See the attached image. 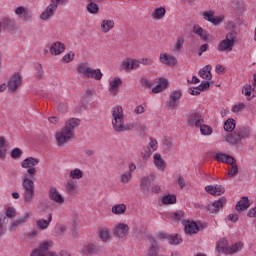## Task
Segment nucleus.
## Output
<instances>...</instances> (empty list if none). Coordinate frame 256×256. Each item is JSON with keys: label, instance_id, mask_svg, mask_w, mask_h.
<instances>
[{"label": "nucleus", "instance_id": "1", "mask_svg": "<svg viewBox=\"0 0 256 256\" xmlns=\"http://www.w3.org/2000/svg\"><path fill=\"white\" fill-rule=\"evenodd\" d=\"M37 165H39V160L33 157H28L21 162V168L27 169L22 180L23 197L26 203H33L35 199V182L33 179L37 177Z\"/></svg>", "mask_w": 256, "mask_h": 256}, {"label": "nucleus", "instance_id": "2", "mask_svg": "<svg viewBox=\"0 0 256 256\" xmlns=\"http://www.w3.org/2000/svg\"><path fill=\"white\" fill-rule=\"evenodd\" d=\"M81 125L78 118H70L66 121L65 126L56 133L55 139L58 147H65L69 141L75 137V130Z\"/></svg>", "mask_w": 256, "mask_h": 256}, {"label": "nucleus", "instance_id": "3", "mask_svg": "<svg viewBox=\"0 0 256 256\" xmlns=\"http://www.w3.org/2000/svg\"><path fill=\"white\" fill-rule=\"evenodd\" d=\"M112 129L115 133H127L133 129V124L125 122V113L123 107L116 106L111 110Z\"/></svg>", "mask_w": 256, "mask_h": 256}, {"label": "nucleus", "instance_id": "4", "mask_svg": "<svg viewBox=\"0 0 256 256\" xmlns=\"http://www.w3.org/2000/svg\"><path fill=\"white\" fill-rule=\"evenodd\" d=\"M154 181L155 178L152 174H148L142 177L140 180L141 191L144 192L146 195H149V193H159V191H161V186L153 185Z\"/></svg>", "mask_w": 256, "mask_h": 256}, {"label": "nucleus", "instance_id": "5", "mask_svg": "<svg viewBox=\"0 0 256 256\" xmlns=\"http://www.w3.org/2000/svg\"><path fill=\"white\" fill-rule=\"evenodd\" d=\"M237 43V36L233 34V32L228 33L226 38L222 40L218 46L219 51H226L227 53H231L233 51V47Z\"/></svg>", "mask_w": 256, "mask_h": 256}, {"label": "nucleus", "instance_id": "6", "mask_svg": "<svg viewBox=\"0 0 256 256\" xmlns=\"http://www.w3.org/2000/svg\"><path fill=\"white\" fill-rule=\"evenodd\" d=\"M59 2L57 0H51V3L49 6L46 7L45 11H43L40 15V19L42 21H47L48 19H51L55 15V11H57V7H59Z\"/></svg>", "mask_w": 256, "mask_h": 256}, {"label": "nucleus", "instance_id": "7", "mask_svg": "<svg viewBox=\"0 0 256 256\" xmlns=\"http://www.w3.org/2000/svg\"><path fill=\"white\" fill-rule=\"evenodd\" d=\"M22 83L23 78L21 77V74L16 73L13 76H11L10 80L7 83L9 93H16L17 89L21 87Z\"/></svg>", "mask_w": 256, "mask_h": 256}, {"label": "nucleus", "instance_id": "8", "mask_svg": "<svg viewBox=\"0 0 256 256\" xmlns=\"http://www.w3.org/2000/svg\"><path fill=\"white\" fill-rule=\"evenodd\" d=\"M129 225L126 223H118L114 229H113V234L118 238V239H124L129 235Z\"/></svg>", "mask_w": 256, "mask_h": 256}, {"label": "nucleus", "instance_id": "9", "mask_svg": "<svg viewBox=\"0 0 256 256\" xmlns=\"http://www.w3.org/2000/svg\"><path fill=\"white\" fill-rule=\"evenodd\" d=\"M28 219H31V213L29 212H26L22 216H19L17 219L10 223V231H17L20 225L27 223Z\"/></svg>", "mask_w": 256, "mask_h": 256}, {"label": "nucleus", "instance_id": "10", "mask_svg": "<svg viewBox=\"0 0 256 256\" xmlns=\"http://www.w3.org/2000/svg\"><path fill=\"white\" fill-rule=\"evenodd\" d=\"M183 93L181 90H175L170 95V100L168 102V110L174 111L179 107V99H181Z\"/></svg>", "mask_w": 256, "mask_h": 256}, {"label": "nucleus", "instance_id": "11", "mask_svg": "<svg viewBox=\"0 0 256 256\" xmlns=\"http://www.w3.org/2000/svg\"><path fill=\"white\" fill-rule=\"evenodd\" d=\"M227 203V200L222 197L219 200H216L212 204L207 206L208 212L210 215H217L219 213V209H223L224 205Z\"/></svg>", "mask_w": 256, "mask_h": 256}, {"label": "nucleus", "instance_id": "12", "mask_svg": "<svg viewBox=\"0 0 256 256\" xmlns=\"http://www.w3.org/2000/svg\"><path fill=\"white\" fill-rule=\"evenodd\" d=\"M186 121L187 125H189L190 127H193V125H195V127H199L201 123H204L203 118H201V115L196 112L188 113L186 116Z\"/></svg>", "mask_w": 256, "mask_h": 256}, {"label": "nucleus", "instance_id": "13", "mask_svg": "<svg viewBox=\"0 0 256 256\" xmlns=\"http://www.w3.org/2000/svg\"><path fill=\"white\" fill-rule=\"evenodd\" d=\"M201 14L204 21H208L209 23H212V25H219L220 23H223V20L225 19L223 16L215 17V12L213 11L202 12Z\"/></svg>", "mask_w": 256, "mask_h": 256}, {"label": "nucleus", "instance_id": "14", "mask_svg": "<svg viewBox=\"0 0 256 256\" xmlns=\"http://www.w3.org/2000/svg\"><path fill=\"white\" fill-rule=\"evenodd\" d=\"M159 61L162 65H166V67H175L177 65V58L175 56L163 52L160 53Z\"/></svg>", "mask_w": 256, "mask_h": 256}, {"label": "nucleus", "instance_id": "15", "mask_svg": "<svg viewBox=\"0 0 256 256\" xmlns=\"http://www.w3.org/2000/svg\"><path fill=\"white\" fill-rule=\"evenodd\" d=\"M139 67V60L137 59L126 58L122 62V69H124V71H133L135 69H139Z\"/></svg>", "mask_w": 256, "mask_h": 256}, {"label": "nucleus", "instance_id": "16", "mask_svg": "<svg viewBox=\"0 0 256 256\" xmlns=\"http://www.w3.org/2000/svg\"><path fill=\"white\" fill-rule=\"evenodd\" d=\"M49 199H51V201H54V203H57L58 205H63V203H65V198L61 195V193H59V191L55 187H51L49 189Z\"/></svg>", "mask_w": 256, "mask_h": 256}, {"label": "nucleus", "instance_id": "17", "mask_svg": "<svg viewBox=\"0 0 256 256\" xmlns=\"http://www.w3.org/2000/svg\"><path fill=\"white\" fill-rule=\"evenodd\" d=\"M192 33L197 35L201 41H209V31L203 29L199 24H195L192 28Z\"/></svg>", "mask_w": 256, "mask_h": 256}, {"label": "nucleus", "instance_id": "18", "mask_svg": "<svg viewBox=\"0 0 256 256\" xmlns=\"http://www.w3.org/2000/svg\"><path fill=\"white\" fill-rule=\"evenodd\" d=\"M150 241V247L147 252V256H159V243H157V238L153 236H148Z\"/></svg>", "mask_w": 256, "mask_h": 256}, {"label": "nucleus", "instance_id": "19", "mask_svg": "<svg viewBox=\"0 0 256 256\" xmlns=\"http://www.w3.org/2000/svg\"><path fill=\"white\" fill-rule=\"evenodd\" d=\"M206 193H209V195H216L221 196L223 193H225V187L223 185H208L205 187Z\"/></svg>", "mask_w": 256, "mask_h": 256}, {"label": "nucleus", "instance_id": "20", "mask_svg": "<svg viewBox=\"0 0 256 256\" xmlns=\"http://www.w3.org/2000/svg\"><path fill=\"white\" fill-rule=\"evenodd\" d=\"M184 231L186 235H197L199 233V225L195 221L187 220L186 224H184Z\"/></svg>", "mask_w": 256, "mask_h": 256}, {"label": "nucleus", "instance_id": "21", "mask_svg": "<svg viewBox=\"0 0 256 256\" xmlns=\"http://www.w3.org/2000/svg\"><path fill=\"white\" fill-rule=\"evenodd\" d=\"M0 23H2L3 31H13L17 27V21L13 18L5 17L0 20Z\"/></svg>", "mask_w": 256, "mask_h": 256}, {"label": "nucleus", "instance_id": "22", "mask_svg": "<svg viewBox=\"0 0 256 256\" xmlns=\"http://www.w3.org/2000/svg\"><path fill=\"white\" fill-rule=\"evenodd\" d=\"M123 85V81L119 77H115L112 81L109 82V92L111 95H117L119 93V87Z\"/></svg>", "mask_w": 256, "mask_h": 256}, {"label": "nucleus", "instance_id": "23", "mask_svg": "<svg viewBox=\"0 0 256 256\" xmlns=\"http://www.w3.org/2000/svg\"><path fill=\"white\" fill-rule=\"evenodd\" d=\"M16 15L20 17L22 21H31V12L23 6H19L15 9Z\"/></svg>", "mask_w": 256, "mask_h": 256}, {"label": "nucleus", "instance_id": "24", "mask_svg": "<svg viewBox=\"0 0 256 256\" xmlns=\"http://www.w3.org/2000/svg\"><path fill=\"white\" fill-rule=\"evenodd\" d=\"M153 159H154V165L156 169H158V171H165V169H167V163L165 162L161 154L159 153L154 154Z\"/></svg>", "mask_w": 256, "mask_h": 256}, {"label": "nucleus", "instance_id": "25", "mask_svg": "<svg viewBox=\"0 0 256 256\" xmlns=\"http://www.w3.org/2000/svg\"><path fill=\"white\" fill-rule=\"evenodd\" d=\"M169 87V81L167 79L161 77L158 79V85L152 88V93L157 94V93H162V91H165Z\"/></svg>", "mask_w": 256, "mask_h": 256}, {"label": "nucleus", "instance_id": "26", "mask_svg": "<svg viewBox=\"0 0 256 256\" xmlns=\"http://www.w3.org/2000/svg\"><path fill=\"white\" fill-rule=\"evenodd\" d=\"M53 221V214H48L47 220L45 219H39L36 221V227L40 229V231H45V229L49 228V225H51V222Z\"/></svg>", "mask_w": 256, "mask_h": 256}, {"label": "nucleus", "instance_id": "27", "mask_svg": "<svg viewBox=\"0 0 256 256\" xmlns=\"http://www.w3.org/2000/svg\"><path fill=\"white\" fill-rule=\"evenodd\" d=\"M7 149H9V143L5 140V137L0 136V159L5 161L7 159Z\"/></svg>", "mask_w": 256, "mask_h": 256}, {"label": "nucleus", "instance_id": "28", "mask_svg": "<svg viewBox=\"0 0 256 256\" xmlns=\"http://www.w3.org/2000/svg\"><path fill=\"white\" fill-rule=\"evenodd\" d=\"M251 207V203L249 202V197L244 196L242 197L236 204V211H246Z\"/></svg>", "mask_w": 256, "mask_h": 256}, {"label": "nucleus", "instance_id": "29", "mask_svg": "<svg viewBox=\"0 0 256 256\" xmlns=\"http://www.w3.org/2000/svg\"><path fill=\"white\" fill-rule=\"evenodd\" d=\"M65 51V44L61 42H54L50 46L51 55H61Z\"/></svg>", "mask_w": 256, "mask_h": 256}, {"label": "nucleus", "instance_id": "30", "mask_svg": "<svg viewBox=\"0 0 256 256\" xmlns=\"http://www.w3.org/2000/svg\"><path fill=\"white\" fill-rule=\"evenodd\" d=\"M216 251L218 253H224L225 255H227V253H229V242H227V239L225 238H221L216 246Z\"/></svg>", "mask_w": 256, "mask_h": 256}, {"label": "nucleus", "instance_id": "31", "mask_svg": "<svg viewBox=\"0 0 256 256\" xmlns=\"http://www.w3.org/2000/svg\"><path fill=\"white\" fill-rule=\"evenodd\" d=\"M199 77L205 79V81H211V79H213V74H211V65L204 66L199 71Z\"/></svg>", "mask_w": 256, "mask_h": 256}, {"label": "nucleus", "instance_id": "32", "mask_svg": "<svg viewBox=\"0 0 256 256\" xmlns=\"http://www.w3.org/2000/svg\"><path fill=\"white\" fill-rule=\"evenodd\" d=\"M91 69L92 68L89 65V63H81L77 67L78 73H80V75H82V77H85V78H87V76L89 75Z\"/></svg>", "mask_w": 256, "mask_h": 256}, {"label": "nucleus", "instance_id": "33", "mask_svg": "<svg viewBox=\"0 0 256 256\" xmlns=\"http://www.w3.org/2000/svg\"><path fill=\"white\" fill-rule=\"evenodd\" d=\"M86 79H95V81H101L103 79V73L101 69H90L89 74L86 76Z\"/></svg>", "mask_w": 256, "mask_h": 256}, {"label": "nucleus", "instance_id": "34", "mask_svg": "<svg viewBox=\"0 0 256 256\" xmlns=\"http://www.w3.org/2000/svg\"><path fill=\"white\" fill-rule=\"evenodd\" d=\"M115 27V21L113 20H103L101 22V31L102 33H109L111 29Z\"/></svg>", "mask_w": 256, "mask_h": 256}, {"label": "nucleus", "instance_id": "35", "mask_svg": "<svg viewBox=\"0 0 256 256\" xmlns=\"http://www.w3.org/2000/svg\"><path fill=\"white\" fill-rule=\"evenodd\" d=\"M111 211L113 215H124L127 211V206L125 204H116L112 206Z\"/></svg>", "mask_w": 256, "mask_h": 256}, {"label": "nucleus", "instance_id": "36", "mask_svg": "<svg viewBox=\"0 0 256 256\" xmlns=\"http://www.w3.org/2000/svg\"><path fill=\"white\" fill-rule=\"evenodd\" d=\"M226 141L232 143V145H237L238 143H241V137L239 136V133L235 131L226 138Z\"/></svg>", "mask_w": 256, "mask_h": 256}, {"label": "nucleus", "instance_id": "37", "mask_svg": "<svg viewBox=\"0 0 256 256\" xmlns=\"http://www.w3.org/2000/svg\"><path fill=\"white\" fill-rule=\"evenodd\" d=\"M165 13H166L165 7L156 8L152 13V19H156V20L163 19V17H165Z\"/></svg>", "mask_w": 256, "mask_h": 256}, {"label": "nucleus", "instance_id": "38", "mask_svg": "<svg viewBox=\"0 0 256 256\" xmlns=\"http://www.w3.org/2000/svg\"><path fill=\"white\" fill-rule=\"evenodd\" d=\"M162 203L163 205H174V203H177V196L171 194L163 196Z\"/></svg>", "mask_w": 256, "mask_h": 256}, {"label": "nucleus", "instance_id": "39", "mask_svg": "<svg viewBox=\"0 0 256 256\" xmlns=\"http://www.w3.org/2000/svg\"><path fill=\"white\" fill-rule=\"evenodd\" d=\"M65 188L69 195H75V189H77V185L75 184V181L69 179L66 182Z\"/></svg>", "mask_w": 256, "mask_h": 256}, {"label": "nucleus", "instance_id": "40", "mask_svg": "<svg viewBox=\"0 0 256 256\" xmlns=\"http://www.w3.org/2000/svg\"><path fill=\"white\" fill-rule=\"evenodd\" d=\"M224 131H227L228 133H231L235 131V119L229 118L224 123Z\"/></svg>", "mask_w": 256, "mask_h": 256}, {"label": "nucleus", "instance_id": "41", "mask_svg": "<svg viewBox=\"0 0 256 256\" xmlns=\"http://www.w3.org/2000/svg\"><path fill=\"white\" fill-rule=\"evenodd\" d=\"M171 219L175 222L182 221V223H185V212L183 211H177L171 214Z\"/></svg>", "mask_w": 256, "mask_h": 256}, {"label": "nucleus", "instance_id": "42", "mask_svg": "<svg viewBox=\"0 0 256 256\" xmlns=\"http://www.w3.org/2000/svg\"><path fill=\"white\" fill-rule=\"evenodd\" d=\"M70 179H83V171L79 168H75L74 170H71L69 173Z\"/></svg>", "mask_w": 256, "mask_h": 256}, {"label": "nucleus", "instance_id": "43", "mask_svg": "<svg viewBox=\"0 0 256 256\" xmlns=\"http://www.w3.org/2000/svg\"><path fill=\"white\" fill-rule=\"evenodd\" d=\"M7 224V216H5V212L0 213V235L5 234V225Z\"/></svg>", "mask_w": 256, "mask_h": 256}, {"label": "nucleus", "instance_id": "44", "mask_svg": "<svg viewBox=\"0 0 256 256\" xmlns=\"http://www.w3.org/2000/svg\"><path fill=\"white\" fill-rule=\"evenodd\" d=\"M167 241H169L170 245H179V243H181L183 239H181L179 234H175V235H168Z\"/></svg>", "mask_w": 256, "mask_h": 256}, {"label": "nucleus", "instance_id": "45", "mask_svg": "<svg viewBox=\"0 0 256 256\" xmlns=\"http://www.w3.org/2000/svg\"><path fill=\"white\" fill-rule=\"evenodd\" d=\"M185 43L184 37H178L175 43L174 52L181 53V49H183V45Z\"/></svg>", "mask_w": 256, "mask_h": 256}, {"label": "nucleus", "instance_id": "46", "mask_svg": "<svg viewBox=\"0 0 256 256\" xmlns=\"http://www.w3.org/2000/svg\"><path fill=\"white\" fill-rule=\"evenodd\" d=\"M131 179H133V174H131V172H124L120 176V181L122 185H127V183L131 181Z\"/></svg>", "mask_w": 256, "mask_h": 256}, {"label": "nucleus", "instance_id": "47", "mask_svg": "<svg viewBox=\"0 0 256 256\" xmlns=\"http://www.w3.org/2000/svg\"><path fill=\"white\" fill-rule=\"evenodd\" d=\"M87 11L92 15H97V13H99V5H97L95 2H90L87 5Z\"/></svg>", "mask_w": 256, "mask_h": 256}, {"label": "nucleus", "instance_id": "48", "mask_svg": "<svg viewBox=\"0 0 256 256\" xmlns=\"http://www.w3.org/2000/svg\"><path fill=\"white\" fill-rule=\"evenodd\" d=\"M6 219H14V217H17V209L13 207H7L6 213H4Z\"/></svg>", "mask_w": 256, "mask_h": 256}, {"label": "nucleus", "instance_id": "49", "mask_svg": "<svg viewBox=\"0 0 256 256\" xmlns=\"http://www.w3.org/2000/svg\"><path fill=\"white\" fill-rule=\"evenodd\" d=\"M198 127L200 128L202 135H211V133H213V128H211V126L200 123Z\"/></svg>", "mask_w": 256, "mask_h": 256}, {"label": "nucleus", "instance_id": "50", "mask_svg": "<svg viewBox=\"0 0 256 256\" xmlns=\"http://www.w3.org/2000/svg\"><path fill=\"white\" fill-rule=\"evenodd\" d=\"M138 61L139 65H144L146 67H151L153 65V59L151 58H140Z\"/></svg>", "mask_w": 256, "mask_h": 256}, {"label": "nucleus", "instance_id": "51", "mask_svg": "<svg viewBox=\"0 0 256 256\" xmlns=\"http://www.w3.org/2000/svg\"><path fill=\"white\" fill-rule=\"evenodd\" d=\"M141 153L144 161H147L149 157H151V155L153 154V151L151 150V148L147 147V148H144Z\"/></svg>", "mask_w": 256, "mask_h": 256}, {"label": "nucleus", "instance_id": "52", "mask_svg": "<svg viewBox=\"0 0 256 256\" xmlns=\"http://www.w3.org/2000/svg\"><path fill=\"white\" fill-rule=\"evenodd\" d=\"M163 145L168 151H173V147H175V142H173V140L171 139H165Z\"/></svg>", "mask_w": 256, "mask_h": 256}, {"label": "nucleus", "instance_id": "53", "mask_svg": "<svg viewBox=\"0 0 256 256\" xmlns=\"http://www.w3.org/2000/svg\"><path fill=\"white\" fill-rule=\"evenodd\" d=\"M236 133H238L240 139H245V137H249V130L247 128H240L236 130Z\"/></svg>", "mask_w": 256, "mask_h": 256}, {"label": "nucleus", "instance_id": "54", "mask_svg": "<svg viewBox=\"0 0 256 256\" xmlns=\"http://www.w3.org/2000/svg\"><path fill=\"white\" fill-rule=\"evenodd\" d=\"M243 245L241 244H234L229 248V252L227 255H233V253H237L240 249H242Z\"/></svg>", "mask_w": 256, "mask_h": 256}, {"label": "nucleus", "instance_id": "55", "mask_svg": "<svg viewBox=\"0 0 256 256\" xmlns=\"http://www.w3.org/2000/svg\"><path fill=\"white\" fill-rule=\"evenodd\" d=\"M245 109V103H238L232 107V113H241Z\"/></svg>", "mask_w": 256, "mask_h": 256}, {"label": "nucleus", "instance_id": "56", "mask_svg": "<svg viewBox=\"0 0 256 256\" xmlns=\"http://www.w3.org/2000/svg\"><path fill=\"white\" fill-rule=\"evenodd\" d=\"M11 157L12 159H19L21 155H23V151H21L20 148H15L11 151Z\"/></svg>", "mask_w": 256, "mask_h": 256}, {"label": "nucleus", "instance_id": "57", "mask_svg": "<svg viewBox=\"0 0 256 256\" xmlns=\"http://www.w3.org/2000/svg\"><path fill=\"white\" fill-rule=\"evenodd\" d=\"M140 83L142 87H144L145 89H151V87H153V84L150 83V81L147 80V78H141Z\"/></svg>", "mask_w": 256, "mask_h": 256}, {"label": "nucleus", "instance_id": "58", "mask_svg": "<svg viewBox=\"0 0 256 256\" xmlns=\"http://www.w3.org/2000/svg\"><path fill=\"white\" fill-rule=\"evenodd\" d=\"M99 237L102 241H109V231L101 230L99 232Z\"/></svg>", "mask_w": 256, "mask_h": 256}, {"label": "nucleus", "instance_id": "59", "mask_svg": "<svg viewBox=\"0 0 256 256\" xmlns=\"http://www.w3.org/2000/svg\"><path fill=\"white\" fill-rule=\"evenodd\" d=\"M49 242H44L40 245V247L38 248L39 250L42 251V253H44V255H47L48 251H49Z\"/></svg>", "mask_w": 256, "mask_h": 256}, {"label": "nucleus", "instance_id": "60", "mask_svg": "<svg viewBox=\"0 0 256 256\" xmlns=\"http://www.w3.org/2000/svg\"><path fill=\"white\" fill-rule=\"evenodd\" d=\"M145 113V106L143 105H138L134 109V114L135 115H143Z\"/></svg>", "mask_w": 256, "mask_h": 256}, {"label": "nucleus", "instance_id": "61", "mask_svg": "<svg viewBox=\"0 0 256 256\" xmlns=\"http://www.w3.org/2000/svg\"><path fill=\"white\" fill-rule=\"evenodd\" d=\"M211 86V84L208 81L202 82L199 86L198 89L199 91H207V89H209V87Z\"/></svg>", "mask_w": 256, "mask_h": 256}, {"label": "nucleus", "instance_id": "62", "mask_svg": "<svg viewBox=\"0 0 256 256\" xmlns=\"http://www.w3.org/2000/svg\"><path fill=\"white\" fill-rule=\"evenodd\" d=\"M243 95H246V97H251V85H246L242 88Z\"/></svg>", "mask_w": 256, "mask_h": 256}, {"label": "nucleus", "instance_id": "63", "mask_svg": "<svg viewBox=\"0 0 256 256\" xmlns=\"http://www.w3.org/2000/svg\"><path fill=\"white\" fill-rule=\"evenodd\" d=\"M149 149L153 151H157V140L150 138V143H149Z\"/></svg>", "mask_w": 256, "mask_h": 256}, {"label": "nucleus", "instance_id": "64", "mask_svg": "<svg viewBox=\"0 0 256 256\" xmlns=\"http://www.w3.org/2000/svg\"><path fill=\"white\" fill-rule=\"evenodd\" d=\"M31 256H47V254H44L43 251L37 248L32 252Z\"/></svg>", "mask_w": 256, "mask_h": 256}]
</instances>
